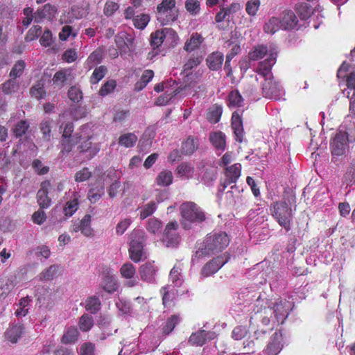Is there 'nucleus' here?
<instances>
[{
	"instance_id": "c85d7f7f",
	"label": "nucleus",
	"mask_w": 355,
	"mask_h": 355,
	"mask_svg": "<svg viewBox=\"0 0 355 355\" xmlns=\"http://www.w3.org/2000/svg\"><path fill=\"white\" fill-rule=\"evenodd\" d=\"M207 331L200 329L191 334L188 342L191 345L201 347L206 343V341L207 340Z\"/></svg>"
},
{
	"instance_id": "f03ea898",
	"label": "nucleus",
	"mask_w": 355,
	"mask_h": 355,
	"mask_svg": "<svg viewBox=\"0 0 355 355\" xmlns=\"http://www.w3.org/2000/svg\"><path fill=\"white\" fill-rule=\"evenodd\" d=\"M270 211L272 216L286 232L291 230L293 213L291 207L286 201L274 202L270 207Z\"/></svg>"
},
{
	"instance_id": "6e6552de",
	"label": "nucleus",
	"mask_w": 355,
	"mask_h": 355,
	"mask_svg": "<svg viewBox=\"0 0 355 355\" xmlns=\"http://www.w3.org/2000/svg\"><path fill=\"white\" fill-rule=\"evenodd\" d=\"M277 51L276 48L269 49V56L264 60L259 63L256 70L257 73L264 78L273 76L272 74V67L276 62Z\"/></svg>"
},
{
	"instance_id": "ea45409f",
	"label": "nucleus",
	"mask_w": 355,
	"mask_h": 355,
	"mask_svg": "<svg viewBox=\"0 0 355 355\" xmlns=\"http://www.w3.org/2000/svg\"><path fill=\"white\" fill-rule=\"evenodd\" d=\"M243 102V98L238 90H233L230 92L227 99V105L229 107H241Z\"/></svg>"
},
{
	"instance_id": "5fc2aeb1",
	"label": "nucleus",
	"mask_w": 355,
	"mask_h": 355,
	"mask_svg": "<svg viewBox=\"0 0 355 355\" xmlns=\"http://www.w3.org/2000/svg\"><path fill=\"white\" fill-rule=\"evenodd\" d=\"M30 94L38 100L42 99L46 94L44 83L39 81L33 85L30 89Z\"/></svg>"
},
{
	"instance_id": "0e129e2a",
	"label": "nucleus",
	"mask_w": 355,
	"mask_h": 355,
	"mask_svg": "<svg viewBox=\"0 0 355 355\" xmlns=\"http://www.w3.org/2000/svg\"><path fill=\"white\" fill-rule=\"evenodd\" d=\"M92 173L87 167H84L78 171L74 175L75 181L77 182H83L89 180Z\"/></svg>"
},
{
	"instance_id": "4d7b16f0",
	"label": "nucleus",
	"mask_w": 355,
	"mask_h": 355,
	"mask_svg": "<svg viewBox=\"0 0 355 355\" xmlns=\"http://www.w3.org/2000/svg\"><path fill=\"white\" fill-rule=\"evenodd\" d=\"M120 273L123 278L131 279L136 274V268L133 264L125 263L121 267Z\"/></svg>"
},
{
	"instance_id": "49530a36",
	"label": "nucleus",
	"mask_w": 355,
	"mask_h": 355,
	"mask_svg": "<svg viewBox=\"0 0 355 355\" xmlns=\"http://www.w3.org/2000/svg\"><path fill=\"white\" fill-rule=\"evenodd\" d=\"M296 12L301 19L306 20L311 16L313 10L307 3H302L297 6Z\"/></svg>"
},
{
	"instance_id": "7ed1b4c3",
	"label": "nucleus",
	"mask_w": 355,
	"mask_h": 355,
	"mask_svg": "<svg viewBox=\"0 0 355 355\" xmlns=\"http://www.w3.org/2000/svg\"><path fill=\"white\" fill-rule=\"evenodd\" d=\"M230 239L225 232H214L207 235L205 241V254L210 255L223 251L230 244Z\"/></svg>"
},
{
	"instance_id": "13d9d810",
	"label": "nucleus",
	"mask_w": 355,
	"mask_h": 355,
	"mask_svg": "<svg viewBox=\"0 0 355 355\" xmlns=\"http://www.w3.org/2000/svg\"><path fill=\"white\" fill-rule=\"evenodd\" d=\"M157 209V204L154 201H150L146 204L140 211L139 218L144 220L154 214Z\"/></svg>"
},
{
	"instance_id": "2f4dec72",
	"label": "nucleus",
	"mask_w": 355,
	"mask_h": 355,
	"mask_svg": "<svg viewBox=\"0 0 355 355\" xmlns=\"http://www.w3.org/2000/svg\"><path fill=\"white\" fill-rule=\"evenodd\" d=\"M222 113V106L214 104L208 109L207 112V119L211 123H216L220 121Z\"/></svg>"
},
{
	"instance_id": "774afa93",
	"label": "nucleus",
	"mask_w": 355,
	"mask_h": 355,
	"mask_svg": "<svg viewBox=\"0 0 355 355\" xmlns=\"http://www.w3.org/2000/svg\"><path fill=\"white\" fill-rule=\"evenodd\" d=\"M95 345L90 342L84 343L80 347V355H94Z\"/></svg>"
},
{
	"instance_id": "dca6fc26",
	"label": "nucleus",
	"mask_w": 355,
	"mask_h": 355,
	"mask_svg": "<svg viewBox=\"0 0 355 355\" xmlns=\"http://www.w3.org/2000/svg\"><path fill=\"white\" fill-rule=\"evenodd\" d=\"M102 288L108 293H114L118 289L117 282L108 268L104 269L101 273Z\"/></svg>"
},
{
	"instance_id": "c03bdc74",
	"label": "nucleus",
	"mask_w": 355,
	"mask_h": 355,
	"mask_svg": "<svg viewBox=\"0 0 355 355\" xmlns=\"http://www.w3.org/2000/svg\"><path fill=\"white\" fill-rule=\"evenodd\" d=\"M107 72V67L104 65H101L96 67L89 78V82L92 85L97 84L102 80Z\"/></svg>"
},
{
	"instance_id": "1a4fd4ad",
	"label": "nucleus",
	"mask_w": 355,
	"mask_h": 355,
	"mask_svg": "<svg viewBox=\"0 0 355 355\" xmlns=\"http://www.w3.org/2000/svg\"><path fill=\"white\" fill-rule=\"evenodd\" d=\"M262 91L263 96L275 100L279 99L282 94L281 85L274 80L273 76L264 79Z\"/></svg>"
},
{
	"instance_id": "de8ad7c7",
	"label": "nucleus",
	"mask_w": 355,
	"mask_h": 355,
	"mask_svg": "<svg viewBox=\"0 0 355 355\" xmlns=\"http://www.w3.org/2000/svg\"><path fill=\"white\" fill-rule=\"evenodd\" d=\"M146 228L151 234H159L162 228V222L157 218H150L146 223Z\"/></svg>"
},
{
	"instance_id": "f8f14e48",
	"label": "nucleus",
	"mask_w": 355,
	"mask_h": 355,
	"mask_svg": "<svg viewBox=\"0 0 355 355\" xmlns=\"http://www.w3.org/2000/svg\"><path fill=\"white\" fill-rule=\"evenodd\" d=\"M225 180L221 182L222 191H224L229 185L235 184L241 175V164L236 163L225 168Z\"/></svg>"
},
{
	"instance_id": "412c9836",
	"label": "nucleus",
	"mask_w": 355,
	"mask_h": 355,
	"mask_svg": "<svg viewBox=\"0 0 355 355\" xmlns=\"http://www.w3.org/2000/svg\"><path fill=\"white\" fill-rule=\"evenodd\" d=\"M156 267L152 263H146L139 267V272L141 280L152 283L155 281Z\"/></svg>"
},
{
	"instance_id": "9d476101",
	"label": "nucleus",
	"mask_w": 355,
	"mask_h": 355,
	"mask_svg": "<svg viewBox=\"0 0 355 355\" xmlns=\"http://www.w3.org/2000/svg\"><path fill=\"white\" fill-rule=\"evenodd\" d=\"M92 217L89 214H86L80 220H75L70 227L71 232H80L83 235L86 237H92L94 236V230L91 227Z\"/></svg>"
},
{
	"instance_id": "603ef678",
	"label": "nucleus",
	"mask_w": 355,
	"mask_h": 355,
	"mask_svg": "<svg viewBox=\"0 0 355 355\" xmlns=\"http://www.w3.org/2000/svg\"><path fill=\"white\" fill-rule=\"evenodd\" d=\"M94 325L93 317L87 313H84L79 319L80 329L86 332L89 331Z\"/></svg>"
},
{
	"instance_id": "58836bf2",
	"label": "nucleus",
	"mask_w": 355,
	"mask_h": 355,
	"mask_svg": "<svg viewBox=\"0 0 355 355\" xmlns=\"http://www.w3.org/2000/svg\"><path fill=\"white\" fill-rule=\"evenodd\" d=\"M137 141V137L135 134L129 132L121 135L119 138V144L125 148L133 147Z\"/></svg>"
},
{
	"instance_id": "09e8293b",
	"label": "nucleus",
	"mask_w": 355,
	"mask_h": 355,
	"mask_svg": "<svg viewBox=\"0 0 355 355\" xmlns=\"http://www.w3.org/2000/svg\"><path fill=\"white\" fill-rule=\"evenodd\" d=\"M180 322V317L178 315H172L171 317L168 318L165 324L162 327L163 334L165 335H168L171 333L175 329V326Z\"/></svg>"
},
{
	"instance_id": "f704fd0d",
	"label": "nucleus",
	"mask_w": 355,
	"mask_h": 355,
	"mask_svg": "<svg viewBox=\"0 0 355 355\" xmlns=\"http://www.w3.org/2000/svg\"><path fill=\"white\" fill-rule=\"evenodd\" d=\"M30 128V124L27 120L21 119L17 121L12 128L13 135L16 138H20L26 135Z\"/></svg>"
},
{
	"instance_id": "4c0bfd02",
	"label": "nucleus",
	"mask_w": 355,
	"mask_h": 355,
	"mask_svg": "<svg viewBox=\"0 0 355 355\" xmlns=\"http://www.w3.org/2000/svg\"><path fill=\"white\" fill-rule=\"evenodd\" d=\"M79 336L78 329L75 327H70L63 334L61 342L64 344H71L75 343Z\"/></svg>"
},
{
	"instance_id": "ddd939ff",
	"label": "nucleus",
	"mask_w": 355,
	"mask_h": 355,
	"mask_svg": "<svg viewBox=\"0 0 355 355\" xmlns=\"http://www.w3.org/2000/svg\"><path fill=\"white\" fill-rule=\"evenodd\" d=\"M283 334L281 331L275 332L266 345L264 353L266 355H277L283 348Z\"/></svg>"
},
{
	"instance_id": "9b49d317",
	"label": "nucleus",
	"mask_w": 355,
	"mask_h": 355,
	"mask_svg": "<svg viewBox=\"0 0 355 355\" xmlns=\"http://www.w3.org/2000/svg\"><path fill=\"white\" fill-rule=\"evenodd\" d=\"M144 242L143 236L132 235L128 251L130 259L135 263L139 262L142 259L144 255Z\"/></svg>"
},
{
	"instance_id": "680f3d73",
	"label": "nucleus",
	"mask_w": 355,
	"mask_h": 355,
	"mask_svg": "<svg viewBox=\"0 0 355 355\" xmlns=\"http://www.w3.org/2000/svg\"><path fill=\"white\" fill-rule=\"evenodd\" d=\"M116 87V81L115 80H109L105 82L101 87L98 93L101 96H105L114 91Z\"/></svg>"
},
{
	"instance_id": "393cba45",
	"label": "nucleus",
	"mask_w": 355,
	"mask_h": 355,
	"mask_svg": "<svg viewBox=\"0 0 355 355\" xmlns=\"http://www.w3.org/2000/svg\"><path fill=\"white\" fill-rule=\"evenodd\" d=\"M224 60L223 53L220 51H214L209 54L207 59V65L210 70L217 71L221 68Z\"/></svg>"
},
{
	"instance_id": "bb28decb",
	"label": "nucleus",
	"mask_w": 355,
	"mask_h": 355,
	"mask_svg": "<svg viewBox=\"0 0 355 355\" xmlns=\"http://www.w3.org/2000/svg\"><path fill=\"white\" fill-rule=\"evenodd\" d=\"M204 42V37L200 33H193L189 39L184 44V49L187 52H191L198 49Z\"/></svg>"
},
{
	"instance_id": "8fccbe9b",
	"label": "nucleus",
	"mask_w": 355,
	"mask_h": 355,
	"mask_svg": "<svg viewBox=\"0 0 355 355\" xmlns=\"http://www.w3.org/2000/svg\"><path fill=\"white\" fill-rule=\"evenodd\" d=\"M282 28L281 21L279 18L272 17L264 25V31L267 33L274 34L277 31Z\"/></svg>"
},
{
	"instance_id": "e2e57ef3",
	"label": "nucleus",
	"mask_w": 355,
	"mask_h": 355,
	"mask_svg": "<svg viewBox=\"0 0 355 355\" xmlns=\"http://www.w3.org/2000/svg\"><path fill=\"white\" fill-rule=\"evenodd\" d=\"M40 128L43 139L49 141L51 137V121L50 120H43L40 123Z\"/></svg>"
},
{
	"instance_id": "f257e3e1",
	"label": "nucleus",
	"mask_w": 355,
	"mask_h": 355,
	"mask_svg": "<svg viewBox=\"0 0 355 355\" xmlns=\"http://www.w3.org/2000/svg\"><path fill=\"white\" fill-rule=\"evenodd\" d=\"M180 223L184 230H189L193 223H200L206 219L205 212L193 202L182 203L180 207Z\"/></svg>"
},
{
	"instance_id": "4be33fe9",
	"label": "nucleus",
	"mask_w": 355,
	"mask_h": 355,
	"mask_svg": "<svg viewBox=\"0 0 355 355\" xmlns=\"http://www.w3.org/2000/svg\"><path fill=\"white\" fill-rule=\"evenodd\" d=\"M24 331V327L21 324L10 325L5 333V338L12 343H16L21 337Z\"/></svg>"
},
{
	"instance_id": "79ce46f5",
	"label": "nucleus",
	"mask_w": 355,
	"mask_h": 355,
	"mask_svg": "<svg viewBox=\"0 0 355 355\" xmlns=\"http://www.w3.org/2000/svg\"><path fill=\"white\" fill-rule=\"evenodd\" d=\"M103 60V51L101 49H96L93 51L86 60V65L89 69L94 67L100 64Z\"/></svg>"
},
{
	"instance_id": "aec40b11",
	"label": "nucleus",
	"mask_w": 355,
	"mask_h": 355,
	"mask_svg": "<svg viewBox=\"0 0 355 355\" xmlns=\"http://www.w3.org/2000/svg\"><path fill=\"white\" fill-rule=\"evenodd\" d=\"M199 140L194 136H189L182 142L181 153L184 155H191L198 148Z\"/></svg>"
},
{
	"instance_id": "6e6d98bb",
	"label": "nucleus",
	"mask_w": 355,
	"mask_h": 355,
	"mask_svg": "<svg viewBox=\"0 0 355 355\" xmlns=\"http://www.w3.org/2000/svg\"><path fill=\"white\" fill-rule=\"evenodd\" d=\"M25 68L26 62L22 60H17L10 72V76L15 79L19 78L23 74Z\"/></svg>"
},
{
	"instance_id": "cd10ccee",
	"label": "nucleus",
	"mask_w": 355,
	"mask_h": 355,
	"mask_svg": "<svg viewBox=\"0 0 355 355\" xmlns=\"http://www.w3.org/2000/svg\"><path fill=\"white\" fill-rule=\"evenodd\" d=\"M80 196L77 192H73L71 198L68 200L63 209V212L66 216H71L79 207Z\"/></svg>"
},
{
	"instance_id": "e433bc0d",
	"label": "nucleus",
	"mask_w": 355,
	"mask_h": 355,
	"mask_svg": "<svg viewBox=\"0 0 355 355\" xmlns=\"http://www.w3.org/2000/svg\"><path fill=\"white\" fill-rule=\"evenodd\" d=\"M154 77V71L150 69H146L145 70L140 78L139 80H138L135 85V89L136 91H141L146 86L148 85V83L153 79Z\"/></svg>"
},
{
	"instance_id": "39448f33",
	"label": "nucleus",
	"mask_w": 355,
	"mask_h": 355,
	"mask_svg": "<svg viewBox=\"0 0 355 355\" xmlns=\"http://www.w3.org/2000/svg\"><path fill=\"white\" fill-rule=\"evenodd\" d=\"M179 224L176 220L168 223L164 230L162 241L167 247H177L180 242L181 237L177 232Z\"/></svg>"
},
{
	"instance_id": "5701e85b",
	"label": "nucleus",
	"mask_w": 355,
	"mask_h": 355,
	"mask_svg": "<svg viewBox=\"0 0 355 355\" xmlns=\"http://www.w3.org/2000/svg\"><path fill=\"white\" fill-rule=\"evenodd\" d=\"M279 19L282 28L284 30L293 29L298 22L296 15L291 10L284 11Z\"/></svg>"
},
{
	"instance_id": "052dcab7",
	"label": "nucleus",
	"mask_w": 355,
	"mask_h": 355,
	"mask_svg": "<svg viewBox=\"0 0 355 355\" xmlns=\"http://www.w3.org/2000/svg\"><path fill=\"white\" fill-rule=\"evenodd\" d=\"M185 8L191 15L196 16L200 12V3L198 0H187Z\"/></svg>"
},
{
	"instance_id": "c9c22d12",
	"label": "nucleus",
	"mask_w": 355,
	"mask_h": 355,
	"mask_svg": "<svg viewBox=\"0 0 355 355\" xmlns=\"http://www.w3.org/2000/svg\"><path fill=\"white\" fill-rule=\"evenodd\" d=\"M173 173L169 170H163L157 175L155 182L160 187H168L173 182Z\"/></svg>"
},
{
	"instance_id": "20e7f679",
	"label": "nucleus",
	"mask_w": 355,
	"mask_h": 355,
	"mask_svg": "<svg viewBox=\"0 0 355 355\" xmlns=\"http://www.w3.org/2000/svg\"><path fill=\"white\" fill-rule=\"evenodd\" d=\"M157 19L162 26L170 25L176 21L179 16V9L175 0H162L157 6Z\"/></svg>"
},
{
	"instance_id": "338daca9",
	"label": "nucleus",
	"mask_w": 355,
	"mask_h": 355,
	"mask_svg": "<svg viewBox=\"0 0 355 355\" xmlns=\"http://www.w3.org/2000/svg\"><path fill=\"white\" fill-rule=\"evenodd\" d=\"M58 270V267L55 265H52L40 274V280L49 281L54 278Z\"/></svg>"
},
{
	"instance_id": "a19ab883",
	"label": "nucleus",
	"mask_w": 355,
	"mask_h": 355,
	"mask_svg": "<svg viewBox=\"0 0 355 355\" xmlns=\"http://www.w3.org/2000/svg\"><path fill=\"white\" fill-rule=\"evenodd\" d=\"M150 19V15L146 13H141L136 15L132 18L134 26L139 30H144L149 23Z\"/></svg>"
},
{
	"instance_id": "0eeeda50",
	"label": "nucleus",
	"mask_w": 355,
	"mask_h": 355,
	"mask_svg": "<svg viewBox=\"0 0 355 355\" xmlns=\"http://www.w3.org/2000/svg\"><path fill=\"white\" fill-rule=\"evenodd\" d=\"M270 307L272 309V313L277 325L284 323L289 315L291 304L286 300H279L275 302H270Z\"/></svg>"
},
{
	"instance_id": "2eb2a0df",
	"label": "nucleus",
	"mask_w": 355,
	"mask_h": 355,
	"mask_svg": "<svg viewBox=\"0 0 355 355\" xmlns=\"http://www.w3.org/2000/svg\"><path fill=\"white\" fill-rule=\"evenodd\" d=\"M243 111H235L232 113L231 119V126L233 130L235 140L241 143L243 140L244 130L243 125L242 114Z\"/></svg>"
},
{
	"instance_id": "72a5a7b5",
	"label": "nucleus",
	"mask_w": 355,
	"mask_h": 355,
	"mask_svg": "<svg viewBox=\"0 0 355 355\" xmlns=\"http://www.w3.org/2000/svg\"><path fill=\"white\" fill-rule=\"evenodd\" d=\"M268 53L269 54V50L266 46L257 45L249 52L248 58L250 60L256 61L263 58Z\"/></svg>"
},
{
	"instance_id": "6ab92c4d",
	"label": "nucleus",
	"mask_w": 355,
	"mask_h": 355,
	"mask_svg": "<svg viewBox=\"0 0 355 355\" xmlns=\"http://www.w3.org/2000/svg\"><path fill=\"white\" fill-rule=\"evenodd\" d=\"M92 136H88L87 139L80 142L78 146V150L80 153H88V158L94 157L100 150L98 144H93L90 140Z\"/></svg>"
},
{
	"instance_id": "c756f323",
	"label": "nucleus",
	"mask_w": 355,
	"mask_h": 355,
	"mask_svg": "<svg viewBox=\"0 0 355 355\" xmlns=\"http://www.w3.org/2000/svg\"><path fill=\"white\" fill-rule=\"evenodd\" d=\"M114 41L119 49H125L133 44L134 39L127 33L121 32L115 36Z\"/></svg>"
},
{
	"instance_id": "a878e982",
	"label": "nucleus",
	"mask_w": 355,
	"mask_h": 355,
	"mask_svg": "<svg viewBox=\"0 0 355 355\" xmlns=\"http://www.w3.org/2000/svg\"><path fill=\"white\" fill-rule=\"evenodd\" d=\"M56 12L57 9L54 6H52L50 3H46L42 8L38 9L35 12V21L39 22L43 19H51L55 16Z\"/></svg>"
},
{
	"instance_id": "a211bd4d",
	"label": "nucleus",
	"mask_w": 355,
	"mask_h": 355,
	"mask_svg": "<svg viewBox=\"0 0 355 355\" xmlns=\"http://www.w3.org/2000/svg\"><path fill=\"white\" fill-rule=\"evenodd\" d=\"M259 305L260 302L259 300H257V309H254L255 314L258 315L263 325L268 326L270 324H272V327L270 328V329H272L274 328L273 324H277L272 313V309L270 307L269 305L268 307L264 306L263 308H262V306L259 307Z\"/></svg>"
},
{
	"instance_id": "bf43d9fd",
	"label": "nucleus",
	"mask_w": 355,
	"mask_h": 355,
	"mask_svg": "<svg viewBox=\"0 0 355 355\" xmlns=\"http://www.w3.org/2000/svg\"><path fill=\"white\" fill-rule=\"evenodd\" d=\"M60 131L62 133L61 138H71L73 135L74 125L73 122L68 121L60 125Z\"/></svg>"
},
{
	"instance_id": "423d86ee",
	"label": "nucleus",
	"mask_w": 355,
	"mask_h": 355,
	"mask_svg": "<svg viewBox=\"0 0 355 355\" xmlns=\"http://www.w3.org/2000/svg\"><path fill=\"white\" fill-rule=\"evenodd\" d=\"M230 254L228 252L213 258L207 262L201 270V275L204 277H209L216 273L223 265L228 262Z\"/></svg>"
},
{
	"instance_id": "3c124183",
	"label": "nucleus",
	"mask_w": 355,
	"mask_h": 355,
	"mask_svg": "<svg viewBox=\"0 0 355 355\" xmlns=\"http://www.w3.org/2000/svg\"><path fill=\"white\" fill-rule=\"evenodd\" d=\"M345 183L347 186L352 185L355 183V158L350 162L347 171L344 175Z\"/></svg>"
},
{
	"instance_id": "7c9ffc66",
	"label": "nucleus",
	"mask_w": 355,
	"mask_h": 355,
	"mask_svg": "<svg viewBox=\"0 0 355 355\" xmlns=\"http://www.w3.org/2000/svg\"><path fill=\"white\" fill-rule=\"evenodd\" d=\"M85 308L90 313L96 314L101 308V300L95 295L90 296L85 300Z\"/></svg>"
},
{
	"instance_id": "69168bd1",
	"label": "nucleus",
	"mask_w": 355,
	"mask_h": 355,
	"mask_svg": "<svg viewBox=\"0 0 355 355\" xmlns=\"http://www.w3.org/2000/svg\"><path fill=\"white\" fill-rule=\"evenodd\" d=\"M164 37L165 36L162 31H157L151 34L150 44L154 47V49L162 45Z\"/></svg>"
},
{
	"instance_id": "37998d69",
	"label": "nucleus",
	"mask_w": 355,
	"mask_h": 355,
	"mask_svg": "<svg viewBox=\"0 0 355 355\" xmlns=\"http://www.w3.org/2000/svg\"><path fill=\"white\" fill-rule=\"evenodd\" d=\"M105 189L103 185L97 186L89 189L87 198L91 203H96L104 195Z\"/></svg>"
},
{
	"instance_id": "f3484780",
	"label": "nucleus",
	"mask_w": 355,
	"mask_h": 355,
	"mask_svg": "<svg viewBox=\"0 0 355 355\" xmlns=\"http://www.w3.org/2000/svg\"><path fill=\"white\" fill-rule=\"evenodd\" d=\"M82 135L80 133H75L71 138H61L60 141V154L62 156H67L73 150L74 146L82 140Z\"/></svg>"
},
{
	"instance_id": "864d4df0",
	"label": "nucleus",
	"mask_w": 355,
	"mask_h": 355,
	"mask_svg": "<svg viewBox=\"0 0 355 355\" xmlns=\"http://www.w3.org/2000/svg\"><path fill=\"white\" fill-rule=\"evenodd\" d=\"M160 292L162 293V304L164 307H173L175 306V294L170 293L166 287H162Z\"/></svg>"
},
{
	"instance_id": "473e14b6",
	"label": "nucleus",
	"mask_w": 355,
	"mask_h": 355,
	"mask_svg": "<svg viewBox=\"0 0 355 355\" xmlns=\"http://www.w3.org/2000/svg\"><path fill=\"white\" fill-rule=\"evenodd\" d=\"M194 168L189 162H182L175 169L176 174L180 178L190 179L194 173Z\"/></svg>"
},
{
	"instance_id": "a18cd8bd",
	"label": "nucleus",
	"mask_w": 355,
	"mask_h": 355,
	"mask_svg": "<svg viewBox=\"0 0 355 355\" xmlns=\"http://www.w3.org/2000/svg\"><path fill=\"white\" fill-rule=\"evenodd\" d=\"M68 71V69H63L58 71L54 74L52 80L53 84L58 88H62L64 86L67 79V76L70 73Z\"/></svg>"
},
{
	"instance_id": "4468645a",
	"label": "nucleus",
	"mask_w": 355,
	"mask_h": 355,
	"mask_svg": "<svg viewBox=\"0 0 355 355\" xmlns=\"http://www.w3.org/2000/svg\"><path fill=\"white\" fill-rule=\"evenodd\" d=\"M51 187L49 180H44L40 184V189L37 193V202L41 209H47L51 205V199L49 196V190Z\"/></svg>"
},
{
	"instance_id": "b1692460",
	"label": "nucleus",
	"mask_w": 355,
	"mask_h": 355,
	"mask_svg": "<svg viewBox=\"0 0 355 355\" xmlns=\"http://www.w3.org/2000/svg\"><path fill=\"white\" fill-rule=\"evenodd\" d=\"M209 139L213 146L217 150L224 151L226 148V136L221 131L212 132L209 134Z\"/></svg>"
}]
</instances>
